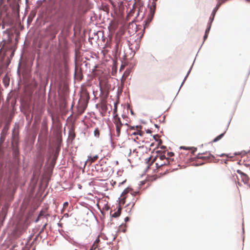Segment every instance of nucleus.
<instances>
[{"mask_svg": "<svg viewBox=\"0 0 250 250\" xmlns=\"http://www.w3.org/2000/svg\"><path fill=\"white\" fill-rule=\"evenodd\" d=\"M151 158V156L146 159L145 161H146V164H147L148 165L150 164L149 161H150Z\"/></svg>", "mask_w": 250, "mask_h": 250, "instance_id": "37", "label": "nucleus"}, {"mask_svg": "<svg viewBox=\"0 0 250 250\" xmlns=\"http://www.w3.org/2000/svg\"><path fill=\"white\" fill-rule=\"evenodd\" d=\"M160 159L161 160H163L165 159H166L167 161L170 160V159L167 157H166V155H165V153H163L162 154H161L159 156Z\"/></svg>", "mask_w": 250, "mask_h": 250, "instance_id": "24", "label": "nucleus"}, {"mask_svg": "<svg viewBox=\"0 0 250 250\" xmlns=\"http://www.w3.org/2000/svg\"><path fill=\"white\" fill-rule=\"evenodd\" d=\"M151 165H151V163H150L149 164H148L147 165V166L146 167V169L145 170V172H147V171L150 168V167H151Z\"/></svg>", "mask_w": 250, "mask_h": 250, "instance_id": "35", "label": "nucleus"}, {"mask_svg": "<svg viewBox=\"0 0 250 250\" xmlns=\"http://www.w3.org/2000/svg\"><path fill=\"white\" fill-rule=\"evenodd\" d=\"M94 136L96 137L99 138L100 136V130L98 127H96L94 131Z\"/></svg>", "mask_w": 250, "mask_h": 250, "instance_id": "22", "label": "nucleus"}, {"mask_svg": "<svg viewBox=\"0 0 250 250\" xmlns=\"http://www.w3.org/2000/svg\"><path fill=\"white\" fill-rule=\"evenodd\" d=\"M237 172L241 175V176H246V174L243 172H242L241 170L238 169L237 170Z\"/></svg>", "mask_w": 250, "mask_h": 250, "instance_id": "28", "label": "nucleus"}, {"mask_svg": "<svg viewBox=\"0 0 250 250\" xmlns=\"http://www.w3.org/2000/svg\"><path fill=\"white\" fill-rule=\"evenodd\" d=\"M139 138L138 137H136V138L133 139V141L135 142H136L137 143L140 144L139 142H137V140H138Z\"/></svg>", "mask_w": 250, "mask_h": 250, "instance_id": "53", "label": "nucleus"}, {"mask_svg": "<svg viewBox=\"0 0 250 250\" xmlns=\"http://www.w3.org/2000/svg\"><path fill=\"white\" fill-rule=\"evenodd\" d=\"M145 181H142L140 182V185L143 186L145 184Z\"/></svg>", "mask_w": 250, "mask_h": 250, "instance_id": "63", "label": "nucleus"}, {"mask_svg": "<svg viewBox=\"0 0 250 250\" xmlns=\"http://www.w3.org/2000/svg\"><path fill=\"white\" fill-rule=\"evenodd\" d=\"M9 128V123L6 124L3 127L0 135V144H2L4 143Z\"/></svg>", "mask_w": 250, "mask_h": 250, "instance_id": "2", "label": "nucleus"}, {"mask_svg": "<svg viewBox=\"0 0 250 250\" xmlns=\"http://www.w3.org/2000/svg\"><path fill=\"white\" fill-rule=\"evenodd\" d=\"M148 6L149 8V12H151V10H153L154 13H155L156 3L155 1H153L150 5L148 4Z\"/></svg>", "mask_w": 250, "mask_h": 250, "instance_id": "14", "label": "nucleus"}, {"mask_svg": "<svg viewBox=\"0 0 250 250\" xmlns=\"http://www.w3.org/2000/svg\"><path fill=\"white\" fill-rule=\"evenodd\" d=\"M212 23L210 22H208L207 27L206 28V29L205 30V34L203 37V42H204L208 38V34L210 31ZM204 42H203V43Z\"/></svg>", "mask_w": 250, "mask_h": 250, "instance_id": "6", "label": "nucleus"}, {"mask_svg": "<svg viewBox=\"0 0 250 250\" xmlns=\"http://www.w3.org/2000/svg\"><path fill=\"white\" fill-rule=\"evenodd\" d=\"M47 225V224L46 223L42 226L41 232L43 231V230L45 229Z\"/></svg>", "mask_w": 250, "mask_h": 250, "instance_id": "52", "label": "nucleus"}, {"mask_svg": "<svg viewBox=\"0 0 250 250\" xmlns=\"http://www.w3.org/2000/svg\"><path fill=\"white\" fill-rule=\"evenodd\" d=\"M119 46V42H116V45H115V49H116V51H118Z\"/></svg>", "mask_w": 250, "mask_h": 250, "instance_id": "47", "label": "nucleus"}, {"mask_svg": "<svg viewBox=\"0 0 250 250\" xmlns=\"http://www.w3.org/2000/svg\"><path fill=\"white\" fill-rule=\"evenodd\" d=\"M197 148L195 147H190V148H189V150H191V153L192 154H194V153L197 151Z\"/></svg>", "mask_w": 250, "mask_h": 250, "instance_id": "27", "label": "nucleus"}, {"mask_svg": "<svg viewBox=\"0 0 250 250\" xmlns=\"http://www.w3.org/2000/svg\"><path fill=\"white\" fill-rule=\"evenodd\" d=\"M3 82L5 85V86H7L9 85V78L7 76L6 74L3 78Z\"/></svg>", "mask_w": 250, "mask_h": 250, "instance_id": "20", "label": "nucleus"}, {"mask_svg": "<svg viewBox=\"0 0 250 250\" xmlns=\"http://www.w3.org/2000/svg\"><path fill=\"white\" fill-rule=\"evenodd\" d=\"M122 210V207L121 206V205H120L118 207V210L117 211H119V213H120L121 214Z\"/></svg>", "mask_w": 250, "mask_h": 250, "instance_id": "38", "label": "nucleus"}, {"mask_svg": "<svg viewBox=\"0 0 250 250\" xmlns=\"http://www.w3.org/2000/svg\"><path fill=\"white\" fill-rule=\"evenodd\" d=\"M142 127H143V126L141 125H135V128H136L141 129V128H142Z\"/></svg>", "mask_w": 250, "mask_h": 250, "instance_id": "57", "label": "nucleus"}, {"mask_svg": "<svg viewBox=\"0 0 250 250\" xmlns=\"http://www.w3.org/2000/svg\"><path fill=\"white\" fill-rule=\"evenodd\" d=\"M117 110V107L116 104V103H114V112L116 111Z\"/></svg>", "mask_w": 250, "mask_h": 250, "instance_id": "60", "label": "nucleus"}, {"mask_svg": "<svg viewBox=\"0 0 250 250\" xmlns=\"http://www.w3.org/2000/svg\"><path fill=\"white\" fill-rule=\"evenodd\" d=\"M121 214L119 213V211H116L114 213L112 214V210L110 212V220H112V218H117L120 216Z\"/></svg>", "mask_w": 250, "mask_h": 250, "instance_id": "16", "label": "nucleus"}, {"mask_svg": "<svg viewBox=\"0 0 250 250\" xmlns=\"http://www.w3.org/2000/svg\"><path fill=\"white\" fill-rule=\"evenodd\" d=\"M125 182H126V180H125L123 182L119 183V186L120 187L121 185H124Z\"/></svg>", "mask_w": 250, "mask_h": 250, "instance_id": "54", "label": "nucleus"}, {"mask_svg": "<svg viewBox=\"0 0 250 250\" xmlns=\"http://www.w3.org/2000/svg\"><path fill=\"white\" fill-rule=\"evenodd\" d=\"M194 60H195V59H194ZM194 62H195V61H194V62H193V63L192 64V65H191V67H190V68H189V70L188 71V73H187V75H189V74H190V71H191V69H192V67H193V64H194Z\"/></svg>", "mask_w": 250, "mask_h": 250, "instance_id": "34", "label": "nucleus"}, {"mask_svg": "<svg viewBox=\"0 0 250 250\" xmlns=\"http://www.w3.org/2000/svg\"><path fill=\"white\" fill-rule=\"evenodd\" d=\"M230 121L229 122L228 125H227V127L226 129V130L222 133L220 134V135H219L218 136H217V137H216L211 142V143H215V142H218V141H219L220 140H221L224 136L225 134L226 133V130L228 129V127H229V125L230 124Z\"/></svg>", "mask_w": 250, "mask_h": 250, "instance_id": "7", "label": "nucleus"}, {"mask_svg": "<svg viewBox=\"0 0 250 250\" xmlns=\"http://www.w3.org/2000/svg\"><path fill=\"white\" fill-rule=\"evenodd\" d=\"M242 180L244 183L245 184L249 185V177L248 176V175L246 174V176H244V175L241 177Z\"/></svg>", "mask_w": 250, "mask_h": 250, "instance_id": "18", "label": "nucleus"}, {"mask_svg": "<svg viewBox=\"0 0 250 250\" xmlns=\"http://www.w3.org/2000/svg\"><path fill=\"white\" fill-rule=\"evenodd\" d=\"M77 0H51L50 8L59 20L66 19L68 9L75 7Z\"/></svg>", "mask_w": 250, "mask_h": 250, "instance_id": "1", "label": "nucleus"}, {"mask_svg": "<svg viewBox=\"0 0 250 250\" xmlns=\"http://www.w3.org/2000/svg\"><path fill=\"white\" fill-rule=\"evenodd\" d=\"M154 16V12L153 10H151V12H149L146 19L144 21V31L146 28H147L150 24V23L152 21Z\"/></svg>", "mask_w": 250, "mask_h": 250, "instance_id": "3", "label": "nucleus"}, {"mask_svg": "<svg viewBox=\"0 0 250 250\" xmlns=\"http://www.w3.org/2000/svg\"><path fill=\"white\" fill-rule=\"evenodd\" d=\"M248 153H250V150H249L248 152H246V151L244 150V151H242L241 152H235L234 153V154L235 155H237L238 154H242L243 155H246Z\"/></svg>", "mask_w": 250, "mask_h": 250, "instance_id": "26", "label": "nucleus"}, {"mask_svg": "<svg viewBox=\"0 0 250 250\" xmlns=\"http://www.w3.org/2000/svg\"><path fill=\"white\" fill-rule=\"evenodd\" d=\"M140 193V191L138 190V191H133L131 193V195L133 196H136V195H138V194H139Z\"/></svg>", "mask_w": 250, "mask_h": 250, "instance_id": "31", "label": "nucleus"}, {"mask_svg": "<svg viewBox=\"0 0 250 250\" xmlns=\"http://www.w3.org/2000/svg\"><path fill=\"white\" fill-rule=\"evenodd\" d=\"M180 148L181 149L189 150V148H190V147L181 146L180 147Z\"/></svg>", "mask_w": 250, "mask_h": 250, "instance_id": "33", "label": "nucleus"}, {"mask_svg": "<svg viewBox=\"0 0 250 250\" xmlns=\"http://www.w3.org/2000/svg\"><path fill=\"white\" fill-rule=\"evenodd\" d=\"M122 126L117 125L116 126V132H117V136L119 137L121 133V129Z\"/></svg>", "mask_w": 250, "mask_h": 250, "instance_id": "21", "label": "nucleus"}, {"mask_svg": "<svg viewBox=\"0 0 250 250\" xmlns=\"http://www.w3.org/2000/svg\"><path fill=\"white\" fill-rule=\"evenodd\" d=\"M158 157V155L155 156L154 158L152 160L151 162L150 163H151V165H152L153 163L156 160V159Z\"/></svg>", "mask_w": 250, "mask_h": 250, "instance_id": "40", "label": "nucleus"}, {"mask_svg": "<svg viewBox=\"0 0 250 250\" xmlns=\"http://www.w3.org/2000/svg\"><path fill=\"white\" fill-rule=\"evenodd\" d=\"M132 190V188L129 187L126 188L124 190L123 192L122 193L121 196H125V194L128 193L129 191H131Z\"/></svg>", "mask_w": 250, "mask_h": 250, "instance_id": "19", "label": "nucleus"}, {"mask_svg": "<svg viewBox=\"0 0 250 250\" xmlns=\"http://www.w3.org/2000/svg\"><path fill=\"white\" fill-rule=\"evenodd\" d=\"M65 239L70 244H72V245L76 246L77 247H79L80 246V244L76 242L73 238L69 236H67L65 237Z\"/></svg>", "mask_w": 250, "mask_h": 250, "instance_id": "8", "label": "nucleus"}, {"mask_svg": "<svg viewBox=\"0 0 250 250\" xmlns=\"http://www.w3.org/2000/svg\"><path fill=\"white\" fill-rule=\"evenodd\" d=\"M98 158V156L97 155H95V156H92L91 162H94V161L97 160Z\"/></svg>", "mask_w": 250, "mask_h": 250, "instance_id": "36", "label": "nucleus"}, {"mask_svg": "<svg viewBox=\"0 0 250 250\" xmlns=\"http://www.w3.org/2000/svg\"><path fill=\"white\" fill-rule=\"evenodd\" d=\"M207 153V152H204L203 153H198L195 157L192 158V160L193 161H194L196 159H201L202 160H208V156H200L201 155L206 154Z\"/></svg>", "mask_w": 250, "mask_h": 250, "instance_id": "13", "label": "nucleus"}, {"mask_svg": "<svg viewBox=\"0 0 250 250\" xmlns=\"http://www.w3.org/2000/svg\"><path fill=\"white\" fill-rule=\"evenodd\" d=\"M208 158H213L214 160H213V162L214 163H218L219 161V159H216L215 158V157L214 156V155H213L212 154H211L210 153H209V156H208Z\"/></svg>", "mask_w": 250, "mask_h": 250, "instance_id": "25", "label": "nucleus"}, {"mask_svg": "<svg viewBox=\"0 0 250 250\" xmlns=\"http://www.w3.org/2000/svg\"><path fill=\"white\" fill-rule=\"evenodd\" d=\"M152 137H153L154 140L156 142H158V144L156 147V148H160L161 149H167V146H159L160 144H162V143H163V141L161 140H159L157 138V137H160L159 135H158V134L153 135H152Z\"/></svg>", "mask_w": 250, "mask_h": 250, "instance_id": "5", "label": "nucleus"}, {"mask_svg": "<svg viewBox=\"0 0 250 250\" xmlns=\"http://www.w3.org/2000/svg\"><path fill=\"white\" fill-rule=\"evenodd\" d=\"M125 226V227L126 226V225L125 224H124V223H122L121 224L120 226L119 227V229H118V231H123L124 232H125L126 231V229L125 228H124L123 229V227Z\"/></svg>", "mask_w": 250, "mask_h": 250, "instance_id": "23", "label": "nucleus"}, {"mask_svg": "<svg viewBox=\"0 0 250 250\" xmlns=\"http://www.w3.org/2000/svg\"><path fill=\"white\" fill-rule=\"evenodd\" d=\"M19 142L17 140L14 139L12 141L11 147L12 150H19Z\"/></svg>", "mask_w": 250, "mask_h": 250, "instance_id": "9", "label": "nucleus"}, {"mask_svg": "<svg viewBox=\"0 0 250 250\" xmlns=\"http://www.w3.org/2000/svg\"><path fill=\"white\" fill-rule=\"evenodd\" d=\"M60 151V149L59 148H57L56 150V152H55V158H56V157H57V154L58 153H59Z\"/></svg>", "mask_w": 250, "mask_h": 250, "instance_id": "50", "label": "nucleus"}, {"mask_svg": "<svg viewBox=\"0 0 250 250\" xmlns=\"http://www.w3.org/2000/svg\"><path fill=\"white\" fill-rule=\"evenodd\" d=\"M122 117L124 119H125L126 118H127V116L125 114H123L122 115Z\"/></svg>", "mask_w": 250, "mask_h": 250, "instance_id": "58", "label": "nucleus"}, {"mask_svg": "<svg viewBox=\"0 0 250 250\" xmlns=\"http://www.w3.org/2000/svg\"><path fill=\"white\" fill-rule=\"evenodd\" d=\"M166 149H163V150H157L156 151V153H157L160 155L161 154H162L163 153H165L166 151Z\"/></svg>", "mask_w": 250, "mask_h": 250, "instance_id": "30", "label": "nucleus"}, {"mask_svg": "<svg viewBox=\"0 0 250 250\" xmlns=\"http://www.w3.org/2000/svg\"><path fill=\"white\" fill-rule=\"evenodd\" d=\"M144 135V132L141 131L140 130H137V131H135L130 134L131 136L139 135L140 136H143Z\"/></svg>", "mask_w": 250, "mask_h": 250, "instance_id": "17", "label": "nucleus"}, {"mask_svg": "<svg viewBox=\"0 0 250 250\" xmlns=\"http://www.w3.org/2000/svg\"><path fill=\"white\" fill-rule=\"evenodd\" d=\"M174 153L173 152H168L167 153V155L169 157H172V156H174Z\"/></svg>", "mask_w": 250, "mask_h": 250, "instance_id": "39", "label": "nucleus"}, {"mask_svg": "<svg viewBox=\"0 0 250 250\" xmlns=\"http://www.w3.org/2000/svg\"><path fill=\"white\" fill-rule=\"evenodd\" d=\"M204 164V162H202L201 163H193V165L195 166H201V165H203Z\"/></svg>", "mask_w": 250, "mask_h": 250, "instance_id": "43", "label": "nucleus"}, {"mask_svg": "<svg viewBox=\"0 0 250 250\" xmlns=\"http://www.w3.org/2000/svg\"><path fill=\"white\" fill-rule=\"evenodd\" d=\"M5 40H3L1 42L0 46H2L3 47L5 46Z\"/></svg>", "mask_w": 250, "mask_h": 250, "instance_id": "44", "label": "nucleus"}, {"mask_svg": "<svg viewBox=\"0 0 250 250\" xmlns=\"http://www.w3.org/2000/svg\"><path fill=\"white\" fill-rule=\"evenodd\" d=\"M185 81H184V80H183V82H182V83H181V85H180V87H179V89H178V92H179V91H180V90L181 88L182 87V86L183 85V84H184V83H185ZM178 93H177V95L178 94Z\"/></svg>", "mask_w": 250, "mask_h": 250, "instance_id": "49", "label": "nucleus"}, {"mask_svg": "<svg viewBox=\"0 0 250 250\" xmlns=\"http://www.w3.org/2000/svg\"><path fill=\"white\" fill-rule=\"evenodd\" d=\"M167 161V162H164V163L161 164L160 166H162V167L164 166H167V165H170L169 160Z\"/></svg>", "mask_w": 250, "mask_h": 250, "instance_id": "32", "label": "nucleus"}, {"mask_svg": "<svg viewBox=\"0 0 250 250\" xmlns=\"http://www.w3.org/2000/svg\"><path fill=\"white\" fill-rule=\"evenodd\" d=\"M126 198V196H122L118 198L117 202H119L120 205H124L125 202V199Z\"/></svg>", "mask_w": 250, "mask_h": 250, "instance_id": "15", "label": "nucleus"}, {"mask_svg": "<svg viewBox=\"0 0 250 250\" xmlns=\"http://www.w3.org/2000/svg\"><path fill=\"white\" fill-rule=\"evenodd\" d=\"M15 49H14V50H13L11 52L10 56V59H12L14 57V54H15Z\"/></svg>", "mask_w": 250, "mask_h": 250, "instance_id": "42", "label": "nucleus"}, {"mask_svg": "<svg viewBox=\"0 0 250 250\" xmlns=\"http://www.w3.org/2000/svg\"><path fill=\"white\" fill-rule=\"evenodd\" d=\"M97 247H98L97 246H96V247H94V246H93V245L89 250H95V249Z\"/></svg>", "mask_w": 250, "mask_h": 250, "instance_id": "56", "label": "nucleus"}, {"mask_svg": "<svg viewBox=\"0 0 250 250\" xmlns=\"http://www.w3.org/2000/svg\"><path fill=\"white\" fill-rule=\"evenodd\" d=\"M39 159L40 160V161L41 162V165H42L43 163L44 158L43 157H42L41 156H40L39 157Z\"/></svg>", "mask_w": 250, "mask_h": 250, "instance_id": "41", "label": "nucleus"}, {"mask_svg": "<svg viewBox=\"0 0 250 250\" xmlns=\"http://www.w3.org/2000/svg\"><path fill=\"white\" fill-rule=\"evenodd\" d=\"M70 27H71V24L68 25L65 29H63L62 30L60 34V35L58 36V37H60L61 36H62L64 32H65L66 36H69V33H70Z\"/></svg>", "mask_w": 250, "mask_h": 250, "instance_id": "11", "label": "nucleus"}, {"mask_svg": "<svg viewBox=\"0 0 250 250\" xmlns=\"http://www.w3.org/2000/svg\"><path fill=\"white\" fill-rule=\"evenodd\" d=\"M156 169H158L159 168L161 167L162 166H160V165H159L158 163H156L155 164Z\"/></svg>", "mask_w": 250, "mask_h": 250, "instance_id": "51", "label": "nucleus"}, {"mask_svg": "<svg viewBox=\"0 0 250 250\" xmlns=\"http://www.w3.org/2000/svg\"><path fill=\"white\" fill-rule=\"evenodd\" d=\"M140 122H141L142 124H144V125H145V124H146V121H144V120H140Z\"/></svg>", "mask_w": 250, "mask_h": 250, "instance_id": "62", "label": "nucleus"}, {"mask_svg": "<svg viewBox=\"0 0 250 250\" xmlns=\"http://www.w3.org/2000/svg\"><path fill=\"white\" fill-rule=\"evenodd\" d=\"M109 136H110V142H111V144L112 145L113 144V141H112V135H111V132L110 130Z\"/></svg>", "mask_w": 250, "mask_h": 250, "instance_id": "45", "label": "nucleus"}, {"mask_svg": "<svg viewBox=\"0 0 250 250\" xmlns=\"http://www.w3.org/2000/svg\"><path fill=\"white\" fill-rule=\"evenodd\" d=\"M100 241V238H99V236H98L96 240H95L94 243H93V246H95V245H96L98 243H99Z\"/></svg>", "mask_w": 250, "mask_h": 250, "instance_id": "29", "label": "nucleus"}, {"mask_svg": "<svg viewBox=\"0 0 250 250\" xmlns=\"http://www.w3.org/2000/svg\"><path fill=\"white\" fill-rule=\"evenodd\" d=\"M146 133L147 134H151L152 133V131L149 129H147L146 130Z\"/></svg>", "mask_w": 250, "mask_h": 250, "instance_id": "55", "label": "nucleus"}, {"mask_svg": "<svg viewBox=\"0 0 250 250\" xmlns=\"http://www.w3.org/2000/svg\"><path fill=\"white\" fill-rule=\"evenodd\" d=\"M114 123L117 125H119L120 126L123 125V124L122 123L120 118L118 116V114H116L115 116H114Z\"/></svg>", "mask_w": 250, "mask_h": 250, "instance_id": "12", "label": "nucleus"}, {"mask_svg": "<svg viewBox=\"0 0 250 250\" xmlns=\"http://www.w3.org/2000/svg\"><path fill=\"white\" fill-rule=\"evenodd\" d=\"M129 127L130 129L133 130L135 128V126H130L129 125Z\"/></svg>", "mask_w": 250, "mask_h": 250, "instance_id": "64", "label": "nucleus"}, {"mask_svg": "<svg viewBox=\"0 0 250 250\" xmlns=\"http://www.w3.org/2000/svg\"><path fill=\"white\" fill-rule=\"evenodd\" d=\"M12 154L15 161H20V150H12Z\"/></svg>", "mask_w": 250, "mask_h": 250, "instance_id": "10", "label": "nucleus"}, {"mask_svg": "<svg viewBox=\"0 0 250 250\" xmlns=\"http://www.w3.org/2000/svg\"><path fill=\"white\" fill-rule=\"evenodd\" d=\"M124 220H125V222H127L130 221V218L128 216H127V217H125Z\"/></svg>", "mask_w": 250, "mask_h": 250, "instance_id": "46", "label": "nucleus"}, {"mask_svg": "<svg viewBox=\"0 0 250 250\" xmlns=\"http://www.w3.org/2000/svg\"><path fill=\"white\" fill-rule=\"evenodd\" d=\"M218 156H220V157H224V156H227L228 157L229 155L227 154H226V153H222L220 155H217Z\"/></svg>", "mask_w": 250, "mask_h": 250, "instance_id": "48", "label": "nucleus"}, {"mask_svg": "<svg viewBox=\"0 0 250 250\" xmlns=\"http://www.w3.org/2000/svg\"><path fill=\"white\" fill-rule=\"evenodd\" d=\"M57 33H58V30H57V31L55 32V33L54 34V35L52 36V38L53 39H54V38L56 37V35L57 34Z\"/></svg>", "mask_w": 250, "mask_h": 250, "instance_id": "61", "label": "nucleus"}, {"mask_svg": "<svg viewBox=\"0 0 250 250\" xmlns=\"http://www.w3.org/2000/svg\"><path fill=\"white\" fill-rule=\"evenodd\" d=\"M40 214H39L38 216V217L36 219V220H35V223H37L39 221V219H40Z\"/></svg>", "mask_w": 250, "mask_h": 250, "instance_id": "59", "label": "nucleus"}, {"mask_svg": "<svg viewBox=\"0 0 250 250\" xmlns=\"http://www.w3.org/2000/svg\"><path fill=\"white\" fill-rule=\"evenodd\" d=\"M221 3L218 2L217 4L216 5L215 7L214 8V9H213L212 12H211V15L209 18V21L208 22H210L211 23H212L214 19V17H215V14L217 12V11H218V10L219 9V8H220L221 5Z\"/></svg>", "mask_w": 250, "mask_h": 250, "instance_id": "4", "label": "nucleus"}]
</instances>
